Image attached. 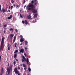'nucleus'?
Listing matches in <instances>:
<instances>
[{"mask_svg":"<svg viewBox=\"0 0 75 75\" xmlns=\"http://www.w3.org/2000/svg\"><path fill=\"white\" fill-rule=\"evenodd\" d=\"M12 68L13 67L12 65H10L9 67H7L6 70L8 75L10 74V71L11 70H12Z\"/></svg>","mask_w":75,"mask_h":75,"instance_id":"3","label":"nucleus"},{"mask_svg":"<svg viewBox=\"0 0 75 75\" xmlns=\"http://www.w3.org/2000/svg\"><path fill=\"white\" fill-rule=\"evenodd\" d=\"M8 50H10V46H9V47H8Z\"/></svg>","mask_w":75,"mask_h":75,"instance_id":"29","label":"nucleus"},{"mask_svg":"<svg viewBox=\"0 0 75 75\" xmlns=\"http://www.w3.org/2000/svg\"><path fill=\"white\" fill-rule=\"evenodd\" d=\"M10 31H13V28H11L9 29Z\"/></svg>","mask_w":75,"mask_h":75,"instance_id":"33","label":"nucleus"},{"mask_svg":"<svg viewBox=\"0 0 75 75\" xmlns=\"http://www.w3.org/2000/svg\"><path fill=\"white\" fill-rule=\"evenodd\" d=\"M19 72H18V74H18V75H21V74H19Z\"/></svg>","mask_w":75,"mask_h":75,"instance_id":"49","label":"nucleus"},{"mask_svg":"<svg viewBox=\"0 0 75 75\" xmlns=\"http://www.w3.org/2000/svg\"><path fill=\"white\" fill-rule=\"evenodd\" d=\"M31 2L32 4H33V3L34 4V0H32Z\"/></svg>","mask_w":75,"mask_h":75,"instance_id":"27","label":"nucleus"},{"mask_svg":"<svg viewBox=\"0 0 75 75\" xmlns=\"http://www.w3.org/2000/svg\"><path fill=\"white\" fill-rule=\"evenodd\" d=\"M23 59H22V62H25L26 59H25V58L24 56H22Z\"/></svg>","mask_w":75,"mask_h":75,"instance_id":"6","label":"nucleus"},{"mask_svg":"<svg viewBox=\"0 0 75 75\" xmlns=\"http://www.w3.org/2000/svg\"><path fill=\"white\" fill-rule=\"evenodd\" d=\"M18 52V50H16L14 52V53H16Z\"/></svg>","mask_w":75,"mask_h":75,"instance_id":"26","label":"nucleus"},{"mask_svg":"<svg viewBox=\"0 0 75 75\" xmlns=\"http://www.w3.org/2000/svg\"><path fill=\"white\" fill-rule=\"evenodd\" d=\"M24 49H21L20 50V53H23V52H24Z\"/></svg>","mask_w":75,"mask_h":75,"instance_id":"9","label":"nucleus"},{"mask_svg":"<svg viewBox=\"0 0 75 75\" xmlns=\"http://www.w3.org/2000/svg\"><path fill=\"white\" fill-rule=\"evenodd\" d=\"M0 11L1 12H2V11L1 9V7H0Z\"/></svg>","mask_w":75,"mask_h":75,"instance_id":"38","label":"nucleus"},{"mask_svg":"<svg viewBox=\"0 0 75 75\" xmlns=\"http://www.w3.org/2000/svg\"><path fill=\"white\" fill-rule=\"evenodd\" d=\"M20 66H23L22 64H20Z\"/></svg>","mask_w":75,"mask_h":75,"instance_id":"54","label":"nucleus"},{"mask_svg":"<svg viewBox=\"0 0 75 75\" xmlns=\"http://www.w3.org/2000/svg\"><path fill=\"white\" fill-rule=\"evenodd\" d=\"M31 15H29L27 16V18L29 19H31Z\"/></svg>","mask_w":75,"mask_h":75,"instance_id":"10","label":"nucleus"},{"mask_svg":"<svg viewBox=\"0 0 75 75\" xmlns=\"http://www.w3.org/2000/svg\"><path fill=\"white\" fill-rule=\"evenodd\" d=\"M15 31L16 32H18V30H17V29H15Z\"/></svg>","mask_w":75,"mask_h":75,"instance_id":"36","label":"nucleus"},{"mask_svg":"<svg viewBox=\"0 0 75 75\" xmlns=\"http://www.w3.org/2000/svg\"><path fill=\"white\" fill-rule=\"evenodd\" d=\"M17 43H15V44H14V45L15 46V48H16V46H17Z\"/></svg>","mask_w":75,"mask_h":75,"instance_id":"23","label":"nucleus"},{"mask_svg":"<svg viewBox=\"0 0 75 75\" xmlns=\"http://www.w3.org/2000/svg\"><path fill=\"white\" fill-rule=\"evenodd\" d=\"M9 35H10V37L11 38H12L14 36V35L13 34H11Z\"/></svg>","mask_w":75,"mask_h":75,"instance_id":"14","label":"nucleus"},{"mask_svg":"<svg viewBox=\"0 0 75 75\" xmlns=\"http://www.w3.org/2000/svg\"><path fill=\"white\" fill-rule=\"evenodd\" d=\"M2 38L1 39V42L0 47V49L1 50L4 49L5 46L4 40L5 39V38L3 36H2Z\"/></svg>","mask_w":75,"mask_h":75,"instance_id":"1","label":"nucleus"},{"mask_svg":"<svg viewBox=\"0 0 75 75\" xmlns=\"http://www.w3.org/2000/svg\"><path fill=\"white\" fill-rule=\"evenodd\" d=\"M12 15H11V16H8V17L7 18L8 19H11V18H12Z\"/></svg>","mask_w":75,"mask_h":75,"instance_id":"11","label":"nucleus"},{"mask_svg":"<svg viewBox=\"0 0 75 75\" xmlns=\"http://www.w3.org/2000/svg\"><path fill=\"white\" fill-rule=\"evenodd\" d=\"M35 1H37V0H35Z\"/></svg>","mask_w":75,"mask_h":75,"instance_id":"58","label":"nucleus"},{"mask_svg":"<svg viewBox=\"0 0 75 75\" xmlns=\"http://www.w3.org/2000/svg\"><path fill=\"white\" fill-rule=\"evenodd\" d=\"M25 0H24L23 2V4H25Z\"/></svg>","mask_w":75,"mask_h":75,"instance_id":"32","label":"nucleus"},{"mask_svg":"<svg viewBox=\"0 0 75 75\" xmlns=\"http://www.w3.org/2000/svg\"><path fill=\"white\" fill-rule=\"evenodd\" d=\"M15 59H16V61H17L18 62V59H16V58H15Z\"/></svg>","mask_w":75,"mask_h":75,"instance_id":"42","label":"nucleus"},{"mask_svg":"<svg viewBox=\"0 0 75 75\" xmlns=\"http://www.w3.org/2000/svg\"><path fill=\"white\" fill-rule=\"evenodd\" d=\"M28 75H29V74H28Z\"/></svg>","mask_w":75,"mask_h":75,"instance_id":"60","label":"nucleus"},{"mask_svg":"<svg viewBox=\"0 0 75 75\" xmlns=\"http://www.w3.org/2000/svg\"><path fill=\"white\" fill-rule=\"evenodd\" d=\"M28 7L29 8L31 7L33 8L34 7H35V6H34V5H33V4H30L28 5Z\"/></svg>","mask_w":75,"mask_h":75,"instance_id":"7","label":"nucleus"},{"mask_svg":"<svg viewBox=\"0 0 75 75\" xmlns=\"http://www.w3.org/2000/svg\"><path fill=\"white\" fill-rule=\"evenodd\" d=\"M0 75H2V73H0Z\"/></svg>","mask_w":75,"mask_h":75,"instance_id":"48","label":"nucleus"},{"mask_svg":"<svg viewBox=\"0 0 75 75\" xmlns=\"http://www.w3.org/2000/svg\"><path fill=\"white\" fill-rule=\"evenodd\" d=\"M14 71L16 74H18V72H19V71H17V67H16L15 68Z\"/></svg>","mask_w":75,"mask_h":75,"instance_id":"4","label":"nucleus"},{"mask_svg":"<svg viewBox=\"0 0 75 75\" xmlns=\"http://www.w3.org/2000/svg\"><path fill=\"white\" fill-rule=\"evenodd\" d=\"M16 37H14V39H13V43H14V42H15L16 40Z\"/></svg>","mask_w":75,"mask_h":75,"instance_id":"12","label":"nucleus"},{"mask_svg":"<svg viewBox=\"0 0 75 75\" xmlns=\"http://www.w3.org/2000/svg\"><path fill=\"white\" fill-rule=\"evenodd\" d=\"M20 41L21 42H23L24 41V38H21L20 39Z\"/></svg>","mask_w":75,"mask_h":75,"instance_id":"8","label":"nucleus"},{"mask_svg":"<svg viewBox=\"0 0 75 75\" xmlns=\"http://www.w3.org/2000/svg\"><path fill=\"white\" fill-rule=\"evenodd\" d=\"M13 6H11V9H12L13 8Z\"/></svg>","mask_w":75,"mask_h":75,"instance_id":"34","label":"nucleus"},{"mask_svg":"<svg viewBox=\"0 0 75 75\" xmlns=\"http://www.w3.org/2000/svg\"><path fill=\"white\" fill-rule=\"evenodd\" d=\"M18 69H20V68L19 67H18Z\"/></svg>","mask_w":75,"mask_h":75,"instance_id":"47","label":"nucleus"},{"mask_svg":"<svg viewBox=\"0 0 75 75\" xmlns=\"http://www.w3.org/2000/svg\"><path fill=\"white\" fill-rule=\"evenodd\" d=\"M9 66H10L9 63H8V65H7V66L9 67Z\"/></svg>","mask_w":75,"mask_h":75,"instance_id":"40","label":"nucleus"},{"mask_svg":"<svg viewBox=\"0 0 75 75\" xmlns=\"http://www.w3.org/2000/svg\"><path fill=\"white\" fill-rule=\"evenodd\" d=\"M20 16L21 18H23V16L22 15H21V14H20Z\"/></svg>","mask_w":75,"mask_h":75,"instance_id":"39","label":"nucleus"},{"mask_svg":"<svg viewBox=\"0 0 75 75\" xmlns=\"http://www.w3.org/2000/svg\"><path fill=\"white\" fill-rule=\"evenodd\" d=\"M14 65H15L16 64V61L15 60H14Z\"/></svg>","mask_w":75,"mask_h":75,"instance_id":"31","label":"nucleus"},{"mask_svg":"<svg viewBox=\"0 0 75 75\" xmlns=\"http://www.w3.org/2000/svg\"><path fill=\"white\" fill-rule=\"evenodd\" d=\"M7 25H3V27L4 28H6L7 27Z\"/></svg>","mask_w":75,"mask_h":75,"instance_id":"28","label":"nucleus"},{"mask_svg":"<svg viewBox=\"0 0 75 75\" xmlns=\"http://www.w3.org/2000/svg\"><path fill=\"white\" fill-rule=\"evenodd\" d=\"M8 13H10V10H8Z\"/></svg>","mask_w":75,"mask_h":75,"instance_id":"50","label":"nucleus"},{"mask_svg":"<svg viewBox=\"0 0 75 75\" xmlns=\"http://www.w3.org/2000/svg\"><path fill=\"white\" fill-rule=\"evenodd\" d=\"M8 45V47H9V44Z\"/></svg>","mask_w":75,"mask_h":75,"instance_id":"56","label":"nucleus"},{"mask_svg":"<svg viewBox=\"0 0 75 75\" xmlns=\"http://www.w3.org/2000/svg\"><path fill=\"white\" fill-rule=\"evenodd\" d=\"M38 16V14L37 13H35L34 15V16L35 17H37Z\"/></svg>","mask_w":75,"mask_h":75,"instance_id":"22","label":"nucleus"},{"mask_svg":"<svg viewBox=\"0 0 75 75\" xmlns=\"http://www.w3.org/2000/svg\"><path fill=\"white\" fill-rule=\"evenodd\" d=\"M1 28H0V31L1 30H0Z\"/></svg>","mask_w":75,"mask_h":75,"instance_id":"59","label":"nucleus"},{"mask_svg":"<svg viewBox=\"0 0 75 75\" xmlns=\"http://www.w3.org/2000/svg\"><path fill=\"white\" fill-rule=\"evenodd\" d=\"M4 33L5 34H6V30H4Z\"/></svg>","mask_w":75,"mask_h":75,"instance_id":"35","label":"nucleus"},{"mask_svg":"<svg viewBox=\"0 0 75 75\" xmlns=\"http://www.w3.org/2000/svg\"><path fill=\"white\" fill-rule=\"evenodd\" d=\"M1 59H1V54H0V60H1Z\"/></svg>","mask_w":75,"mask_h":75,"instance_id":"37","label":"nucleus"},{"mask_svg":"<svg viewBox=\"0 0 75 75\" xmlns=\"http://www.w3.org/2000/svg\"><path fill=\"white\" fill-rule=\"evenodd\" d=\"M23 67H27V66H26V65H25V64H23Z\"/></svg>","mask_w":75,"mask_h":75,"instance_id":"24","label":"nucleus"},{"mask_svg":"<svg viewBox=\"0 0 75 75\" xmlns=\"http://www.w3.org/2000/svg\"><path fill=\"white\" fill-rule=\"evenodd\" d=\"M26 62L27 64H28V62H29V60H28V58H27L26 59Z\"/></svg>","mask_w":75,"mask_h":75,"instance_id":"18","label":"nucleus"},{"mask_svg":"<svg viewBox=\"0 0 75 75\" xmlns=\"http://www.w3.org/2000/svg\"><path fill=\"white\" fill-rule=\"evenodd\" d=\"M25 50H27V49H28L27 48H26V47H25Z\"/></svg>","mask_w":75,"mask_h":75,"instance_id":"46","label":"nucleus"},{"mask_svg":"<svg viewBox=\"0 0 75 75\" xmlns=\"http://www.w3.org/2000/svg\"><path fill=\"white\" fill-rule=\"evenodd\" d=\"M13 6L14 7H16L15 5V4H14V5H13Z\"/></svg>","mask_w":75,"mask_h":75,"instance_id":"43","label":"nucleus"},{"mask_svg":"<svg viewBox=\"0 0 75 75\" xmlns=\"http://www.w3.org/2000/svg\"><path fill=\"white\" fill-rule=\"evenodd\" d=\"M16 8H17V9H18V8H19V5H16Z\"/></svg>","mask_w":75,"mask_h":75,"instance_id":"15","label":"nucleus"},{"mask_svg":"<svg viewBox=\"0 0 75 75\" xmlns=\"http://www.w3.org/2000/svg\"><path fill=\"white\" fill-rule=\"evenodd\" d=\"M20 37H23V36L22 35H20Z\"/></svg>","mask_w":75,"mask_h":75,"instance_id":"53","label":"nucleus"},{"mask_svg":"<svg viewBox=\"0 0 75 75\" xmlns=\"http://www.w3.org/2000/svg\"><path fill=\"white\" fill-rule=\"evenodd\" d=\"M35 7L33 8H28V10L29 11H31L33 13H37V9H35Z\"/></svg>","mask_w":75,"mask_h":75,"instance_id":"2","label":"nucleus"},{"mask_svg":"<svg viewBox=\"0 0 75 75\" xmlns=\"http://www.w3.org/2000/svg\"><path fill=\"white\" fill-rule=\"evenodd\" d=\"M2 13H4L5 12V9H2Z\"/></svg>","mask_w":75,"mask_h":75,"instance_id":"20","label":"nucleus"},{"mask_svg":"<svg viewBox=\"0 0 75 75\" xmlns=\"http://www.w3.org/2000/svg\"><path fill=\"white\" fill-rule=\"evenodd\" d=\"M9 9H10V6H9Z\"/></svg>","mask_w":75,"mask_h":75,"instance_id":"52","label":"nucleus"},{"mask_svg":"<svg viewBox=\"0 0 75 75\" xmlns=\"http://www.w3.org/2000/svg\"><path fill=\"white\" fill-rule=\"evenodd\" d=\"M20 45H23V43H21V44H20Z\"/></svg>","mask_w":75,"mask_h":75,"instance_id":"45","label":"nucleus"},{"mask_svg":"<svg viewBox=\"0 0 75 75\" xmlns=\"http://www.w3.org/2000/svg\"><path fill=\"white\" fill-rule=\"evenodd\" d=\"M11 2L12 4H13L14 2V1L13 0H11Z\"/></svg>","mask_w":75,"mask_h":75,"instance_id":"25","label":"nucleus"},{"mask_svg":"<svg viewBox=\"0 0 75 75\" xmlns=\"http://www.w3.org/2000/svg\"><path fill=\"white\" fill-rule=\"evenodd\" d=\"M28 70L29 72L31 71V69L30 68H28Z\"/></svg>","mask_w":75,"mask_h":75,"instance_id":"30","label":"nucleus"},{"mask_svg":"<svg viewBox=\"0 0 75 75\" xmlns=\"http://www.w3.org/2000/svg\"><path fill=\"white\" fill-rule=\"evenodd\" d=\"M8 44H9V43H8Z\"/></svg>","mask_w":75,"mask_h":75,"instance_id":"57","label":"nucleus"},{"mask_svg":"<svg viewBox=\"0 0 75 75\" xmlns=\"http://www.w3.org/2000/svg\"><path fill=\"white\" fill-rule=\"evenodd\" d=\"M17 54H16L14 55V58L16 59V57H17Z\"/></svg>","mask_w":75,"mask_h":75,"instance_id":"19","label":"nucleus"},{"mask_svg":"<svg viewBox=\"0 0 75 75\" xmlns=\"http://www.w3.org/2000/svg\"><path fill=\"white\" fill-rule=\"evenodd\" d=\"M22 23L23 24H24L25 23L26 25H27V24H28V22L27 20H25V21H22Z\"/></svg>","mask_w":75,"mask_h":75,"instance_id":"5","label":"nucleus"},{"mask_svg":"<svg viewBox=\"0 0 75 75\" xmlns=\"http://www.w3.org/2000/svg\"><path fill=\"white\" fill-rule=\"evenodd\" d=\"M36 1V0H35L34 1V2L35 3L34 5L35 6L36 5H37V4H38V2H37L36 3L35 2Z\"/></svg>","mask_w":75,"mask_h":75,"instance_id":"13","label":"nucleus"},{"mask_svg":"<svg viewBox=\"0 0 75 75\" xmlns=\"http://www.w3.org/2000/svg\"><path fill=\"white\" fill-rule=\"evenodd\" d=\"M36 19H34L32 21V23H34L36 22Z\"/></svg>","mask_w":75,"mask_h":75,"instance_id":"17","label":"nucleus"},{"mask_svg":"<svg viewBox=\"0 0 75 75\" xmlns=\"http://www.w3.org/2000/svg\"><path fill=\"white\" fill-rule=\"evenodd\" d=\"M24 55H25V57H27V55H26V54H24Z\"/></svg>","mask_w":75,"mask_h":75,"instance_id":"41","label":"nucleus"},{"mask_svg":"<svg viewBox=\"0 0 75 75\" xmlns=\"http://www.w3.org/2000/svg\"><path fill=\"white\" fill-rule=\"evenodd\" d=\"M4 72V68H2L1 69V72L0 73H2Z\"/></svg>","mask_w":75,"mask_h":75,"instance_id":"16","label":"nucleus"},{"mask_svg":"<svg viewBox=\"0 0 75 75\" xmlns=\"http://www.w3.org/2000/svg\"><path fill=\"white\" fill-rule=\"evenodd\" d=\"M6 75H8V74L7 73H6Z\"/></svg>","mask_w":75,"mask_h":75,"instance_id":"51","label":"nucleus"},{"mask_svg":"<svg viewBox=\"0 0 75 75\" xmlns=\"http://www.w3.org/2000/svg\"><path fill=\"white\" fill-rule=\"evenodd\" d=\"M0 7H1V5L0 4Z\"/></svg>","mask_w":75,"mask_h":75,"instance_id":"55","label":"nucleus"},{"mask_svg":"<svg viewBox=\"0 0 75 75\" xmlns=\"http://www.w3.org/2000/svg\"><path fill=\"white\" fill-rule=\"evenodd\" d=\"M25 45H27V44H28V42L27 41H25Z\"/></svg>","mask_w":75,"mask_h":75,"instance_id":"21","label":"nucleus"},{"mask_svg":"<svg viewBox=\"0 0 75 75\" xmlns=\"http://www.w3.org/2000/svg\"><path fill=\"white\" fill-rule=\"evenodd\" d=\"M27 69V68H24V70L25 71H26V69Z\"/></svg>","mask_w":75,"mask_h":75,"instance_id":"44","label":"nucleus"}]
</instances>
